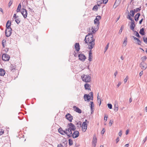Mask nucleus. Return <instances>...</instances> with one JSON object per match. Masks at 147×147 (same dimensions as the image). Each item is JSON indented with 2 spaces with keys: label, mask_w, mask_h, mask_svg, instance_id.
I'll list each match as a JSON object with an SVG mask.
<instances>
[{
  "label": "nucleus",
  "mask_w": 147,
  "mask_h": 147,
  "mask_svg": "<svg viewBox=\"0 0 147 147\" xmlns=\"http://www.w3.org/2000/svg\"><path fill=\"white\" fill-rule=\"evenodd\" d=\"M73 108L74 109L75 111L78 113H82L81 110L79 108L77 107L76 106H74L73 107Z\"/></svg>",
  "instance_id": "2eb2a0df"
},
{
  "label": "nucleus",
  "mask_w": 147,
  "mask_h": 147,
  "mask_svg": "<svg viewBox=\"0 0 147 147\" xmlns=\"http://www.w3.org/2000/svg\"><path fill=\"white\" fill-rule=\"evenodd\" d=\"M143 74V71H142L141 72H140L139 74V75L140 77H141Z\"/></svg>",
  "instance_id": "13d9d810"
},
{
  "label": "nucleus",
  "mask_w": 147,
  "mask_h": 147,
  "mask_svg": "<svg viewBox=\"0 0 147 147\" xmlns=\"http://www.w3.org/2000/svg\"><path fill=\"white\" fill-rule=\"evenodd\" d=\"M132 101V100L131 99V98H130L129 99V102L130 103H131Z\"/></svg>",
  "instance_id": "338daca9"
},
{
  "label": "nucleus",
  "mask_w": 147,
  "mask_h": 147,
  "mask_svg": "<svg viewBox=\"0 0 147 147\" xmlns=\"http://www.w3.org/2000/svg\"><path fill=\"white\" fill-rule=\"evenodd\" d=\"M108 107L109 109H111L112 108V105L111 104H107Z\"/></svg>",
  "instance_id": "49530a36"
},
{
  "label": "nucleus",
  "mask_w": 147,
  "mask_h": 147,
  "mask_svg": "<svg viewBox=\"0 0 147 147\" xmlns=\"http://www.w3.org/2000/svg\"><path fill=\"white\" fill-rule=\"evenodd\" d=\"M11 30L12 29L11 28H8L6 29L5 33L6 36L7 37H9L11 35Z\"/></svg>",
  "instance_id": "6e6552de"
},
{
  "label": "nucleus",
  "mask_w": 147,
  "mask_h": 147,
  "mask_svg": "<svg viewBox=\"0 0 147 147\" xmlns=\"http://www.w3.org/2000/svg\"><path fill=\"white\" fill-rule=\"evenodd\" d=\"M121 82H119L118 83L117 85V87L118 88L120 86V85H121Z\"/></svg>",
  "instance_id": "5fc2aeb1"
},
{
  "label": "nucleus",
  "mask_w": 147,
  "mask_h": 147,
  "mask_svg": "<svg viewBox=\"0 0 147 147\" xmlns=\"http://www.w3.org/2000/svg\"><path fill=\"white\" fill-rule=\"evenodd\" d=\"M135 35L138 38H140V36L139 35V33L137 32H135Z\"/></svg>",
  "instance_id": "a18cd8bd"
},
{
  "label": "nucleus",
  "mask_w": 147,
  "mask_h": 147,
  "mask_svg": "<svg viewBox=\"0 0 147 147\" xmlns=\"http://www.w3.org/2000/svg\"><path fill=\"white\" fill-rule=\"evenodd\" d=\"M84 86L86 90H90L91 89L90 88L91 87V86L90 84L86 83L85 84Z\"/></svg>",
  "instance_id": "6ab92c4d"
},
{
  "label": "nucleus",
  "mask_w": 147,
  "mask_h": 147,
  "mask_svg": "<svg viewBox=\"0 0 147 147\" xmlns=\"http://www.w3.org/2000/svg\"><path fill=\"white\" fill-rule=\"evenodd\" d=\"M92 52L91 49H90L89 52V56L88 60L90 61H92Z\"/></svg>",
  "instance_id": "dca6fc26"
},
{
  "label": "nucleus",
  "mask_w": 147,
  "mask_h": 147,
  "mask_svg": "<svg viewBox=\"0 0 147 147\" xmlns=\"http://www.w3.org/2000/svg\"><path fill=\"white\" fill-rule=\"evenodd\" d=\"M88 32V34L86 36L84 40L86 43L88 45V49H92L95 45V40L94 39L92 34L93 33H89V29Z\"/></svg>",
  "instance_id": "f257e3e1"
},
{
  "label": "nucleus",
  "mask_w": 147,
  "mask_h": 147,
  "mask_svg": "<svg viewBox=\"0 0 147 147\" xmlns=\"http://www.w3.org/2000/svg\"><path fill=\"white\" fill-rule=\"evenodd\" d=\"M65 134H66L67 136L70 137V136H71L72 132L70 128L66 129L65 130Z\"/></svg>",
  "instance_id": "9b49d317"
},
{
  "label": "nucleus",
  "mask_w": 147,
  "mask_h": 147,
  "mask_svg": "<svg viewBox=\"0 0 147 147\" xmlns=\"http://www.w3.org/2000/svg\"><path fill=\"white\" fill-rule=\"evenodd\" d=\"M113 123V121L110 120L109 123V125L110 126H111Z\"/></svg>",
  "instance_id": "09e8293b"
},
{
  "label": "nucleus",
  "mask_w": 147,
  "mask_h": 147,
  "mask_svg": "<svg viewBox=\"0 0 147 147\" xmlns=\"http://www.w3.org/2000/svg\"><path fill=\"white\" fill-rule=\"evenodd\" d=\"M82 81L85 82H88L91 80V77L88 75H84L81 76Z\"/></svg>",
  "instance_id": "20e7f679"
},
{
  "label": "nucleus",
  "mask_w": 147,
  "mask_h": 147,
  "mask_svg": "<svg viewBox=\"0 0 147 147\" xmlns=\"http://www.w3.org/2000/svg\"><path fill=\"white\" fill-rule=\"evenodd\" d=\"M118 107L117 106L116 107V105H115V107L114 108V110L115 111H118Z\"/></svg>",
  "instance_id": "ea45409f"
},
{
  "label": "nucleus",
  "mask_w": 147,
  "mask_h": 147,
  "mask_svg": "<svg viewBox=\"0 0 147 147\" xmlns=\"http://www.w3.org/2000/svg\"><path fill=\"white\" fill-rule=\"evenodd\" d=\"M89 94H85L84 96V99L85 101H88L89 102L90 100H93V94L92 92L90 93Z\"/></svg>",
  "instance_id": "7ed1b4c3"
},
{
  "label": "nucleus",
  "mask_w": 147,
  "mask_h": 147,
  "mask_svg": "<svg viewBox=\"0 0 147 147\" xmlns=\"http://www.w3.org/2000/svg\"><path fill=\"white\" fill-rule=\"evenodd\" d=\"M122 131L121 130H120L119 133L118 135H119V136L120 137H121L122 135Z\"/></svg>",
  "instance_id": "864d4df0"
},
{
  "label": "nucleus",
  "mask_w": 147,
  "mask_h": 147,
  "mask_svg": "<svg viewBox=\"0 0 147 147\" xmlns=\"http://www.w3.org/2000/svg\"><path fill=\"white\" fill-rule=\"evenodd\" d=\"M99 5H98V6L97 5L94 6L92 9L93 10H97L98 8V6H99Z\"/></svg>",
  "instance_id": "473e14b6"
},
{
  "label": "nucleus",
  "mask_w": 147,
  "mask_h": 147,
  "mask_svg": "<svg viewBox=\"0 0 147 147\" xmlns=\"http://www.w3.org/2000/svg\"><path fill=\"white\" fill-rule=\"evenodd\" d=\"M108 117L107 116H105L104 118V120L106 121L107 120Z\"/></svg>",
  "instance_id": "bf43d9fd"
},
{
  "label": "nucleus",
  "mask_w": 147,
  "mask_h": 147,
  "mask_svg": "<svg viewBox=\"0 0 147 147\" xmlns=\"http://www.w3.org/2000/svg\"><path fill=\"white\" fill-rule=\"evenodd\" d=\"M127 18L131 21V24H135V22L133 19H132L130 16H127Z\"/></svg>",
  "instance_id": "4be33fe9"
},
{
  "label": "nucleus",
  "mask_w": 147,
  "mask_h": 147,
  "mask_svg": "<svg viewBox=\"0 0 147 147\" xmlns=\"http://www.w3.org/2000/svg\"><path fill=\"white\" fill-rule=\"evenodd\" d=\"M66 118L69 121L71 122L73 119L72 117L69 113H67L65 116Z\"/></svg>",
  "instance_id": "ddd939ff"
},
{
  "label": "nucleus",
  "mask_w": 147,
  "mask_h": 147,
  "mask_svg": "<svg viewBox=\"0 0 147 147\" xmlns=\"http://www.w3.org/2000/svg\"><path fill=\"white\" fill-rule=\"evenodd\" d=\"M92 142H93V143H94V145L95 146V144L96 143V142H97V139L96 137H93Z\"/></svg>",
  "instance_id": "7c9ffc66"
},
{
  "label": "nucleus",
  "mask_w": 147,
  "mask_h": 147,
  "mask_svg": "<svg viewBox=\"0 0 147 147\" xmlns=\"http://www.w3.org/2000/svg\"><path fill=\"white\" fill-rule=\"evenodd\" d=\"M135 14V13L134 12V11L132 10L130 11L129 14H128L127 16H132L134 17V16Z\"/></svg>",
  "instance_id": "bb28decb"
},
{
  "label": "nucleus",
  "mask_w": 147,
  "mask_h": 147,
  "mask_svg": "<svg viewBox=\"0 0 147 147\" xmlns=\"http://www.w3.org/2000/svg\"><path fill=\"white\" fill-rule=\"evenodd\" d=\"M69 143L70 146L72 145L73 144V140L71 139H69Z\"/></svg>",
  "instance_id": "f704fd0d"
},
{
  "label": "nucleus",
  "mask_w": 147,
  "mask_h": 147,
  "mask_svg": "<svg viewBox=\"0 0 147 147\" xmlns=\"http://www.w3.org/2000/svg\"><path fill=\"white\" fill-rule=\"evenodd\" d=\"M21 4L20 3L19 4V5H18V7H17V10H16L17 12H18L20 11V9L21 8Z\"/></svg>",
  "instance_id": "cd10ccee"
},
{
  "label": "nucleus",
  "mask_w": 147,
  "mask_h": 147,
  "mask_svg": "<svg viewBox=\"0 0 147 147\" xmlns=\"http://www.w3.org/2000/svg\"><path fill=\"white\" fill-rule=\"evenodd\" d=\"M108 0H100V1L98 2V3L101 4L103 3L104 4H106L108 2Z\"/></svg>",
  "instance_id": "5701e85b"
},
{
  "label": "nucleus",
  "mask_w": 147,
  "mask_h": 147,
  "mask_svg": "<svg viewBox=\"0 0 147 147\" xmlns=\"http://www.w3.org/2000/svg\"><path fill=\"white\" fill-rule=\"evenodd\" d=\"M58 131L62 135H63L65 134V130H63L61 128H59L58 129Z\"/></svg>",
  "instance_id": "393cba45"
},
{
  "label": "nucleus",
  "mask_w": 147,
  "mask_h": 147,
  "mask_svg": "<svg viewBox=\"0 0 147 147\" xmlns=\"http://www.w3.org/2000/svg\"><path fill=\"white\" fill-rule=\"evenodd\" d=\"M75 48L76 50L78 52L80 50V45L78 43H76L75 45Z\"/></svg>",
  "instance_id": "f3484780"
},
{
  "label": "nucleus",
  "mask_w": 147,
  "mask_h": 147,
  "mask_svg": "<svg viewBox=\"0 0 147 147\" xmlns=\"http://www.w3.org/2000/svg\"><path fill=\"white\" fill-rule=\"evenodd\" d=\"M122 31V27H121V28L120 30H119V34H121V33Z\"/></svg>",
  "instance_id": "603ef678"
},
{
  "label": "nucleus",
  "mask_w": 147,
  "mask_h": 147,
  "mask_svg": "<svg viewBox=\"0 0 147 147\" xmlns=\"http://www.w3.org/2000/svg\"><path fill=\"white\" fill-rule=\"evenodd\" d=\"M140 66L141 69L143 70L147 69V64L144 62H142L140 63Z\"/></svg>",
  "instance_id": "0eeeda50"
},
{
  "label": "nucleus",
  "mask_w": 147,
  "mask_h": 147,
  "mask_svg": "<svg viewBox=\"0 0 147 147\" xmlns=\"http://www.w3.org/2000/svg\"><path fill=\"white\" fill-rule=\"evenodd\" d=\"M87 121V120L86 119L85 121L82 123V130L83 132H85L87 129V124L86 123Z\"/></svg>",
  "instance_id": "39448f33"
},
{
  "label": "nucleus",
  "mask_w": 147,
  "mask_h": 147,
  "mask_svg": "<svg viewBox=\"0 0 147 147\" xmlns=\"http://www.w3.org/2000/svg\"><path fill=\"white\" fill-rule=\"evenodd\" d=\"M79 132L78 131H76L74 132L72 134L73 137L74 138H76L79 136Z\"/></svg>",
  "instance_id": "4468645a"
},
{
  "label": "nucleus",
  "mask_w": 147,
  "mask_h": 147,
  "mask_svg": "<svg viewBox=\"0 0 147 147\" xmlns=\"http://www.w3.org/2000/svg\"><path fill=\"white\" fill-rule=\"evenodd\" d=\"M109 43H107V45H106V47H105V52L107 51V49H108L109 47Z\"/></svg>",
  "instance_id": "58836bf2"
},
{
  "label": "nucleus",
  "mask_w": 147,
  "mask_h": 147,
  "mask_svg": "<svg viewBox=\"0 0 147 147\" xmlns=\"http://www.w3.org/2000/svg\"><path fill=\"white\" fill-rule=\"evenodd\" d=\"M129 146V144H127L125 145L124 147H128Z\"/></svg>",
  "instance_id": "0e129e2a"
},
{
  "label": "nucleus",
  "mask_w": 147,
  "mask_h": 147,
  "mask_svg": "<svg viewBox=\"0 0 147 147\" xmlns=\"http://www.w3.org/2000/svg\"><path fill=\"white\" fill-rule=\"evenodd\" d=\"M127 38L126 37L123 39V46L124 47H125L127 45Z\"/></svg>",
  "instance_id": "412c9836"
},
{
  "label": "nucleus",
  "mask_w": 147,
  "mask_h": 147,
  "mask_svg": "<svg viewBox=\"0 0 147 147\" xmlns=\"http://www.w3.org/2000/svg\"><path fill=\"white\" fill-rule=\"evenodd\" d=\"M140 10V9L138 8H136L135 9H134L133 10H132L134 11V13H136V12H138V11H139Z\"/></svg>",
  "instance_id": "c9c22d12"
},
{
  "label": "nucleus",
  "mask_w": 147,
  "mask_h": 147,
  "mask_svg": "<svg viewBox=\"0 0 147 147\" xmlns=\"http://www.w3.org/2000/svg\"><path fill=\"white\" fill-rule=\"evenodd\" d=\"M140 16V14L139 13H137L135 16L134 19L137 22L138 20V18Z\"/></svg>",
  "instance_id": "b1692460"
},
{
  "label": "nucleus",
  "mask_w": 147,
  "mask_h": 147,
  "mask_svg": "<svg viewBox=\"0 0 147 147\" xmlns=\"http://www.w3.org/2000/svg\"><path fill=\"white\" fill-rule=\"evenodd\" d=\"M90 107L91 110L92 111L93 110V108L94 107V105L93 104V102L92 101H91L90 102Z\"/></svg>",
  "instance_id": "c85d7f7f"
},
{
  "label": "nucleus",
  "mask_w": 147,
  "mask_h": 147,
  "mask_svg": "<svg viewBox=\"0 0 147 147\" xmlns=\"http://www.w3.org/2000/svg\"><path fill=\"white\" fill-rule=\"evenodd\" d=\"M57 147H64V146L61 144H60L57 145Z\"/></svg>",
  "instance_id": "3c124183"
},
{
  "label": "nucleus",
  "mask_w": 147,
  "mask_h": 147,
  "mask_svg": "<svg viewBox=\"0 0 147 147\" xmlns=\"http://www.w3.org/2000/svg\"><path fill=\"white\" fill-rule=\"evenodd\" d=\"M143 20V19H142L140 20V21H139V24H141V23H142V22Z\"/></svg>",
  "instance_id": "e2e57ef3"
},
{
  "label": "nucleus",
  "mask_w": 147,
  "mask_h": 147,
  "mask_svg": "<svg viewBox=\"0 0 147 147\" xmlns=\"http://www.w3.org/2000/svg\"><path fill=\"white\" fill-rule=\"evenodd\" d=\"M11 21H8L6 24L7 28H11L10 26H11Z\"/></svg>",
  "instance_id": "a878e982"
},
{
  "label": "nucleus",
  "mask_w": 147,
  "mask_h": 147,
  "mask_svg": "<svg viewBox=\"0 0 147 147\" xmlns=\"http://www.w3.org/2000/svg\"><path fill=\"white\" fill-rule=\"evenodd\" d=\"M129 132V130L128 129H127L126 131V132H125L126 134L127 135L128 134Z\"/></svg>",
  "instance_id": "052dcab7"
},
{
  "label": "nucleus",
  "mask_w": 147,
  "mask_h": 147,
  "mask_svg": "<svg viewBox=\"0 0 147 147\" xmlns=\"http://www.w3.org/2000/svg\"><path fill=\"white\" fill-rule=\"evenodd\" d=\"M146 59L147 57L146 56H144L141 58V60L142 62H144Z\"/></svg>",
  "instance_id": "2f4dec72"
},
{
  "label": "nucleus",
  "mask_w": 147,
  "mask_h": 147,
  "mask_svg": "<svg viewBox=\"0 0 147 147\" xmlns=\"http://www.w3.org/2000/svg\"><path fill=\"white\" fill-rule=\"evenodd\" d=\"M105 132V129L104 128H103L102 130L101 131V133L102 135H103L104 134V133Z\"/></svg>",
  "instance_id": "8fccbe9b"
},
{
  "label": "nucleus",
  "mask_w": 147,
  "mask_h": 147,
  "mask_svg": "<svg viewBox=\"0 0 147 147\" xmlns=\"http://www.w3.org/2000/svg\"><path fill=\"white\" fill-rule=\"evenodd\" d=\"M18 16H16V14H14L13 15V18H14L15 19H16V18H18Z\"/></svg>",
  "instance_id": "4d7b16f0"
},
{
  "label": "nucleus",
  "mask_w": 147,
  "mask_h": 147,
  "mask_svg": "<svg viewBox=\"0 0 147 147\" xmlns=\"http://www.w3.org/2000/svg\"><path fill=\"white\" fill-rule=\"evenodd\" d=\"M15 21L18 24L20 22L19 19L18 18L15 19Z\"/></svg>",
  "instance_id": "37998d69"
},
{
  "label": "nucleus",
  "mask_w": 147,
  "mask_h": 147,
  "mask_svg": "<svg viewBox=\"0 0 147 147\" xmlns=\"http://www.w3.org/2000/svg\"><path fill=\"white\" fill-rule=\"evenodd\" d=\"M145 110H146V111L147 112V106L145 107Z\"/></svg>",
  "instance_id": "774afa93"
},
{
  "label": "nucleus",
  "mask_w": 147,
  "mask_h": 147,
  "mask_svg": "<svg viewBox=\"0 0 147 147\" xmlns=\"http://www.w3.org/2000/svg\"><path fill=\"white\" fill-rule=\"evenodd\" d=\"M4 132V130L3 129H0V136L3 134Z\"/></svg>",
  "instance_id": "72a5a7b5"
},
{
  "label": "nucleus",
  "mask_w": 147,
  "mask_h": 147,
  "mask_svg": "<svg viewBox=\"0 0 147 147\" xmlns=\"http://www.w3.org/2000/svg\"><path fill=\"white\" fill-rule=\"evenodd\" d=\"M12 3H13L12 1L11 0L9 2V3H8V6L9 7H10L11 6L12 4Z\"/></svg>",
  "instance_id": "c03bdc74"
},
{
  "label": "nucleus",
  "mask_w": 147,
  "mask_h": 147,
  "mask_svg": "<svg viewBox=\"0 0 147 147\" xmlns=\"http://www.w3.org/2000/svg\"><path fill=\"white\" fill-rule=\"evenodd\" d=\"M0 11H1L3 13V10L1 8H0Z\"/></svg>",
  "instance_id": "69168bd1"
},
{
  "label": "nucleus",
  "mask_w": 147,
  "mask_h": 147,
  "mask_svg": "<svg viewBox=\"0 0 147 147\" xmlns=\"http://www.w3.org/2000/svg\"><path fill=\"white\" fill-rule=\"evenodd\" d=\"M99 93H98L97 94V100H98V102H100L99 105H100L101 103V100L100 98H99Z\"/></svg>",
  "instance_id": "e433bc0d"
},
{
  "label": "nucleus",
  "mask_w": 147,
  "mask_h": 147,
  "mask_svg": "<svg viewBox=\"0 0 147 147\" xmlns=\"http://www.w3.org/2000/svg\"><path fill=\"white\" fill-rule=\"evenodd\" d=\"M78 57L80 60L82 61H84L86 59V56L83 54H79L78 55Z\"/></svg>",
  "instance_id": "1a4fd4ad"
},
{
  "label": "nucleus",
  "mask_w": 147,
  "mask_h": 147,
  "mask_svg": "<svg viewBox=\"0 0 147 147\" xmlns=\"http://www.w3.org/2000/svg\"><path fill=\"white\" fill-rule=\"evenodd\" d=\"M128 79V76H126V78L124 79V81L125 83H126L127 82Z\"/></svg>",
  "instance_id": "de8ad7c7"
},
{
  "label": "nucleus",
  "mask_w": 147,
  "mask_h": 147,
  "mask_svg": "<svg viewBox=\"0 0 147 147\" xmlns=\"http://www.w3.org/2000/svg\"><path fill=\"white\" fill-rule=\"evenodd\" d=\"M5 71L2 68H1L0 69V76H3L5 74Z\"/></svg>",
  "instance_id": "aec40b11"
},
{
  "label": "nucleus",
  "mask_w": 147,
  "mask_h": 147,
  "mask_svg": "<svg viewBox=\"0 0 147 147\" xmlns=\"http://www.w3.org/2000/svg\"><path fill=\"white\" fill-rule=\"evenodd\" d=\"M21 13L24 17V18H26L27 15V11L26 9H22L21 11Z\"/></svg>",
  "instance_id": "9d476101"
},
{
  "label": "nucleus",
  "mask_w": 147,
  "mask_h": 147,
  "mask_svg": "<svg viewBox=\"0 0 147 147\" xmlns=\"http://www.w3.org/2000/svg\"><path fill=\"white\" fill-rule=\"evenodd\" d=\"M10 58V56L7 54H3L2 56V59L5 61H9Z\"/></svg>",
  "instance_id": "423d86ee"
},
{
  "label": "nucleus",
  "mask_w": 147,
  "mask_h": 147,
  "mask_svg": "<svg viewBox=\"0 0 147 147\" xmlns=\"http://www.w3.org/2000/svg\"><path fill=\"white\" fill-rule=\"evenodd\" d=\"M6 42V40H3L2 41V44L3 47H5V45L4 44Z\"/></svg>",
  "instance_id": "a19ab883"
},
{
  "label": "nucleus",
  "mask_w": 147,
  "mask_h": 147,
  "mask_svg": "<svg viewBox=\"0 0 147 147\" xmlns=\"http://www.w3.org/2000/svg\"><path fill=\"white\" fill-rule=\"evenodd\" d=\"M117 74V71H116L114 74V76H115V78Z\"/></svg>",
  "instance_id": "6e6d98bb"
},
{
  "label": "nucleus",
  "mask_w": 147,
  "mask_h": 147,
  "mask_svg": "<svg viewBox=\"0 0 147 147\" xmlns=\"http://www.w3.org/2000/svg\"><path fill=\"white\" fill-rule=\"evenodd\" d=\"M101 17L100 16H97L94 21L95 26H93L92 28L89 29V33H94L98 30L99 27L100 22L99 20L101 19Z\"/></svg>",
  "instance_id": "f03ea898"
},
{
  "label": "nucleus",
  "mask_w": 147,
  "mask_h": 147,
  "mask_svg": "<svg viewBox=\"0 0 147 147\" xmlns=\"http://www.w3.org/2000/svg\"><path fill=\"white\" fill-rule=\"evenodd\" d=\"M68 125L69 126V128L71 130L74 131L76 129L75 126L72 123H69Z\"/></svg>",
  "instance_id": "f8f14e48"
},
{
  "label": "nucleus",
  "mask_w": 147,
  "mask_h": 147,
  "mask_svg": "<svg viewBox=\"0 0 147 147\" xmlns=\"http://www.w3.org/2000/svg\"><path fill=\"white\" fill-rule=\"evenodd\" d=\"M139 32H140V33L141 34H142V35H144V29L143 28H142V29H140Z\"/></svg>",
  "instance_id": "c756f323"
},
{
  "label": "nucleus",
  "mask_w": 147,
  "mask_h": 147,
  "mask_svg": "<svg viewBox=\"0 0 147 147\" xmlns=\"http://www.w3.org/2000/svg\"><path fill=\"white\" fill-rule=\"evenodd\" d=\"M143 40L144 42L146 44H147V37H144Z\"/></svg>",
  "instance_id": "79ce46f5"
},
{
  "label": "nucleus",
  "mask_w": 147,
  "mask_h": 147,
  "mask_svg": "<svg viewBox=\"0 0 147 147\" xmlns=\"http://www.w3.org/2000/svg\"><path fill=\"white\" fill-rule=\"evenodd\" d=\"M133 37L134 39L136 40V43L138 45H140L141 43V42L139 39H138V38H137L136 37L134 36H133Z\"/></svg>",
  "instance_id": "a211bd4d"
},
{
  "label": "nucleus",
  "mask_w": 147,
  "mask_h": 147,
  "mask_svg": "<svg viewBox=\"0 0 147 147\" xmlns=\"http://www.w3.org/2000/svg\"><path fill=\"white\" fill-rule=\"evenodd\" d=\"M116 141L117 142V143L119 141V139L118 137H117L116 139Z\"/></svg>",
  "instance_id": "680f3d73"
},
{
  "label": "nucleus",
  "mask_w": 147,
  "mask_h": 147,
  "mask_svg": "<svg viewBox=\"0 0 147 147\" xmlns=\"http://www.w3.org/2000/svg\"><path fill=\"white\" fill-rule=\"evenodd\" d=\"M135 26V24H131L130 25V28L131 30H134V27Z\"/></svg>",
  "instance_id": "4c0bfd02"
}]
</instances>
